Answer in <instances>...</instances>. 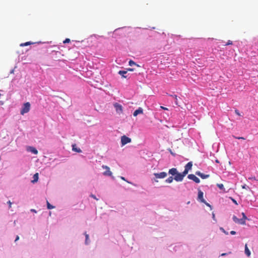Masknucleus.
<instances>
[{"mask_svg": "<svg viewBox=\"0 0 258 258\" xmlns=\"http://www.w3.org/2000/svg\"><path fill=\"white\" fill-rule=\"evenodd\" d=\"M174 179V178L172 177V176L169 177L167 179L165 180V182L168 183H170L172 182L173 180Z\"/></svg>", "mask_w": 258, "mask_h": 258, "instance_id": "18", "label": "nucleus"}, {"mask_svg": "<svg viewBox=\"0 0 258 258\" xmlns=\"http://www.w3.org/2000/svg\"><path fill=\"white\" fill-rule=\"evenodd\" d=\"M242 219H244V221H245V220L246 219V216H245V214L244 213H242Z\"/></svg>", "mask_w": 258, "mask_h": 258, "instance_id": "30", "label": "nucleus"}, {"mask_svg": "<svg viewBox=\"0 0 258 258\" xmlns=\"http://www.w3.org/2000/svg\"><path fill=\"white\" fill-rule=\"evenodd\" d=\"M235 113H236V114H237L238 115H239V116H240V115H240V113H239V111H238V110L236 109V110H235Z\"/></svg>", "mask_w": 258, "mask_h": 258, "instance_id": "31", "label": "nucleus"}, {"mask_svg": "<svg viewBox=\"0 0 258 258\" xmlns=\"http://www.w3.org/2000/svg\"><path fill=\"white\" fill-rule=\"evenodd\" d=\"M29 151H30L31 153L36 155L38 154V151L36 150V148L33 147H29Z\"/></svg>", "mask_w": 258, "mask_h": 258, "instance_id": "15", "label": "nucleus"}, {"mask_svg": "<svg viewBox=\"0 0 258 258\" xmlns=\"http://www.w3.org/2000/svg\"><path fill=\"white\" fill-rule=\"evenodd\" d=\"M154 175L155 177V178L154 179V181L156 182H158V180H157L158 178H161V179L164 178L167 176V174L165 172H161L160 173H154Z\"/></svg>", "mask_w": 258, "mask_h": 258, "instance_id": "2", "label": "nucleus"}, {"mask_svg": "<svg viewBox=\"0 0 258 258\" xmlns=\"http://www.w3.org/2000/svg\"><path fill=\"white\" fill-rule=\"evenodd\" d=\"M204 194L201 190L198 191V199L201 202L206 203V201L204 200L203 197Z\"/></svg>", "mask_w": 258, "mask_h": 258, "instance_id": "10", "label": "nucleus"}, {"mask_svg": "<svg viewBox=\"0 0 258 258\" xmlns=\"http://www.w3.org/2000/svg\"><path fill=\"white\" fill-rule=\"evenodd\" d=\"M72 150H73V151H74L75 152H78V153L82 152V150L80 148H78L76 147V144H73L72 145Z\"/></svg>", "mask_w": 258, "mask_h": 258, "instance_id": "14", "label": "nucleus"}, {"mask_svg": "<svg viewBox=\"0 0 258 258\" xmlns=\"http://www.w3.org/2000/svg\"><path fill=\"white\" fill-rule=\"evenodd\" d=\"M249 179H255V177H251V178H249Z\"/></svg>", "mask_w": 258, "mask_h": 258, "instance_id": "43", "label": "nucleus"}, {"mask_svg": "<svg viewBox=\"0 0 258 258\" xmlns=\"http://www.w3.org/2000/svg\"><path fill=\"white\" fill-rule=\"evenodd\" d=\"M171 96H172V97H173L174 98H175V99L176 100H175V104H176V105H178V103H177V95H171Z\"/></svg>", "mask_w": 258, "mask_h": 258, "instance_id": "25", "label": "nucleus"}, {"mask_svg": "<svg viewBox=\"0 0 258 258\" xmlns=\"http://www.w3.org/2000/svg\"><path fill=\"white\" fill-rule=\"evenodd\" d=\"M127 73V71H119L118 72V74L122 76V78H126V76H124V75Z\"/></svg>", "mask_w": 258, "mask_h": 258, "instance_id": "17", "label": "nucleus"}, {"mask_svg": "<svg viewBox=\"0 0 258 258\" xmlns=\"http://www.w3.org/2000/svg\"><path fill=\"white\" fill-rule=\"evenodd\" d=\"M225 255H226V253H222V254H221V255H222V256Z\"/></svg>", "mask_w": 258, "mask_h": 258, "instance_id": "44", "label": "nucleus"}, {"mask_svg": "<svg viewBox=\"0 0 258 258\" xmlns=\"http://www.w3.org/2000/svg\"><path fill=\"white\" fill-rule=\"evenodd\" d=\"M230 234H232V235H234V234H236V232H235V231H231L230 232Z\"/></svg>", "mask_w": 258, "mask_h": 258, "instance_id": "37", "label": "nucleus"}, {"mask_svg": "<svg viewBox=\"0 0 258 258\" xmlns=\"http://www.w3.org/2000/svg\"><path fill=\"white\" fill-rule=\"evenodd\" d=\"M236 139H242V140H245V139L243 138V137H235Z\"/></svg>", "mask_w": 258, "mask_h": 258, "instance_id": "38", "label": "nucleus"}, {"mask_svg": "<svg viewBox=\"0 0 258 258\" xmlns=\"http://www.w3.org/2000/svg\"><path fill=\"white\" fill-rule=\"evenodd\" d=\"M34 180L32 181L33 182H36L38 179V173H36L34 175Z\"/></svg>", "mask_w": 258, "mask_h": 258, "instance_id": "20", "label": "nucleus"}, {"mask_svg": "<svg viewBox=\"0 0 258 258\" xmlns=\"http://www.w3.org/2000/svg\"><path fill=\"white\" fill-rule=\"evenodd\" d=\"M245 253L247 256H249L250 255V251L248 248L247 244L245 245Z\"/></svg>", "mask_w": 258, "mask_h": 258, "instance_id": "16", "label": "nucleus"}, {"mask_svg": "<svg viewBox=\"0 0 258 258\" xmlns=\"http://www.w3.org/2000/svg\"><path fill=\"white\" fill-rule=\"evenodd\" d=\"M91 197L92 198H93V199H95L96 200H98V199L96 198V196L95 195L92 194V195H91Z\"/></svg>", "mask_w": 258, "mask_h": 258, "instance_id": "32", "label": "nucleus"}, {"mask_svg": "<svg viewBox=\"0 0 258 258\" xmlns=\"http://www.w3.org/2000/svg\"><path fill=\"white\" fill-rule=\"evenodd\" d=\"M127 70L128 71H133L134 70V69H132V68H128V69H127Z\"/></svg>", "mask_w": 258, "mask_h": 258, "instance_id": "39", "label": "nucleus"}, {"mask_svg": "<svg viewBox=\"0 0 258 258\" xmlns=\"http://www.w3.org/2000/svg\"><path fill=\"white\" fill-rule=\"evenodd\" d=\"M161 108H162V109H164V110H168V108H166V107H163V106H160Z\"/></svg>", "mask_w": 258, "mask_h": 258, "instance_id": "34", "label": "nucleus"}, {"mask_svg": "<svg viewBox=\"0 0 258 258\" xmlns=\"http://www.w3.org/2000/svg\"><path fill=\"white\" fill-rule=\"evenodd\" d=\"M216 162L217 163H219V161H218V160H216Z\"/></svg>", "mask_w": 258, "mask_h": 258, "instance_id": "45", "label": "nucleus"}, {"mask_svg": "<svg viewBox=\"0 0 258 258\" xmlns=\"http://www.w3.org/2000/svg\"><path fill=\"white\" fill-rule=\"evenodd\" d=\"M143 109L141 107H139L138 109L136 110L133 115L134 116H137L139 114H143Z\"/></svg>", "mask_w": 258, "mask_h": 258, "instance_id": "12", "label": "nucleus"}, {"mask_svg": "<svg viewBox=\"0 0 258 258\" xmlns=\"http://www.w3.org/2000/svg\"><path fill=\"white\" fill-rule=\"evenodd\" d=\"M70 42V39L69 38H66L64 41H63V43H69Z\"/></svg>", "mask_w": 258, "mask_h": 258, "instance_id": "26", "label": "nucleus"}, {"mask_svg": "<svg viewBox=\"0 0 258 258\" xmlns=\"http://www.w3.org/2000/svg\"><path fill=\"white\" fill-rule=\"evenodd\" d=\"M131 139L124 135L121 137V143L122 146H124L127 143L131 142Z\"/></svg>", "mask_w": 258, "mask_h": 258, "instance_id": "4", "label": "nucleus"}, {"mask_svg": "<svg viewBox=\"0 0 258 258\" xmlns=\"http://www.w3.org/2000/svg\"><path fill=\"white\" fill-rule=\"evenodd\" d=\"M205 204H206V206L210 207V208L212 209V206H211V205L210 204H209V203H207L206 202V203H205Z\"/></svg>", "mask_w": 258, "mask_h": 258, "instance_id": "33", "label": "nucleus"}, {"mask_svg": "<svg viewBox=\"0 0 258 258\" xmlns=\"http://www.w3.org/2000/svg\"><path fill=\"white\" fill-rule=\"evenodd\" d=\"M102 168L105 169L106 170V171L103 173V174L104 176H112V172L110 171V168L108 166H106V165H102Z\"/></svg>", "mask_w": 258, "mask_h": 258, "instance_id": "5", "label": "nucleus"}, {"mask_svg": "<svg viewBox=\"0 0 258 258\" xmlns=\"http://www.w3.org/2000/svg\"><path fill=\"white\" fill-rule=\"evenodd\" d=\"M196 174L201 177L202 179H206L209 177L210 175L209 174H205L203 173H201L200 171H198L196 172Z\"/></svg>", "mask_w": 258, "mask_h": 258, "instance_id": "11", "label": "nucleus"}, {"mask_svg": "<svg viewBox=\"0 0 258 258\" xmlns=\"http://www.w3.org/2000/svg\"><path fill=\"white\" fill-rule=\"evenodd\" d=\"M220 230H222L225 234H228V232H226L223 228H220Z\"/></svg>", "mask_w": 258, "mask_h": 258, "instance_id": "29", "label": "nucleus"}, {"mask_svg": "<svg viewBox=\"0 0 258 258\" xmlns=\"http://www.w3.org/2000/svg\"><path fill=\"white\" fill-rule=\"evenodd\" d=\"M30 103L29 102L25 103L22 106L21 110V114L24 115L25 113H28L30 109Z\"/></svg>", "mask_w": 258, "mask_h": 258, "instance_id": "1", "label": "nucleus"}, {"mask_svg": "<svg viewBox=\"0 0 258 258\" xmlns=\"http://www.w3.org/2000/svg\"><path fill=\"white\" fill-rule=\"evenodd\" d=\"M233 220L236 223L241 225L245 224V221L244 219H238L235 216H233Z\"/></svg>", "mask_w": 258, "mask_h": 258, "instance_id": "7", "label": "nucleus"}, {"mask_svg": "<svg viewBox=\"0 0 258 258\" xmlns=\"http://www.w3.org/2000/svg\"><path fill=\"white\" fill-rule=\"evenodd\" d=\"M242 188H245V185L242 186Z\"/></svg>", "mask_w": 258, "mask_h": 258, "instance_id": "46", "label": "nucleus"}, {"mask_svg": "<svg viewBox=\"0 0 258 258\" xmlns=\"http://www.w3.org/2000/svg\"><path fill=\"white\" fill-rule=\"evenodd\" d=\"M19 239V236L17 235L16 236V239H15V241L18 240Z\"/></svg>", "mask_w": 258, "mask_h": 258, "instance_id": "40", "label": "nucleus"}, {"mask_svg": "<svg viewBox=\"0 0 258 258\" xmlns=\"http://www.w3.org/2000/svg\"><path fill=\"white\" fill-rule=\"evenodd\" d=\"M47 207L48 209H52L54 208V207L51 205L48 201L47 202Z\"/></svg>", "mask_w": 258, "mask_h": 258, "instance_id": "22", "label": "nucleus"}, {"mask_svg": "<svg viewBox=\"0 0 258 258\" xmlns=\"http://www.w3.org/2000/svg\"><path fill=\"white\" fill-rule=\"evenodd\" d=\"M178 171L176 168H172L171 169H170L168 171V173L169 174H171L172 175L175 176L177 173Z\"/></svg>", "mask_w": 258, "mask_h": 258, "instance_id": "13", "label": "nucleus"}, {"mask_svg": "<svg viewBox=\"0 0 258 258\" xmlns=\"http://www.w3.org/2000/svg\"><path fill=\"white\" fill-rule=\"evenodd\" d=\"M8 203L9 205V208H10L11 207V206H12V203L9 201L8 202Z\"/></svg>", "mask_w": 258, "mask_h": 258, "instance_id": "35", "label": "nucleus"}, {"mask_svg": "<svg viewBox=\"0 0 258 258\" xmlns=\"http://www.w3.org/2000/svg\"><path fill=\"white\" fill-rule=\"evenodd\" d=\"M212 218L214 220H216L215 219V215L214 213H212Z\"/></svg>", "mask_w": 258, "mask_h": 258, "instance_id": "36", "label": "nucleus"}, {"mask_svg": "<svg viewBox=\"0 0 258 258\" xmlns=\"http://www.w3.org/2000/svg\"><path fill=\"white\" fill-rule=\"evenodd\" d=\"M230 199L232 200V201L236 205H238V203H237L236 201L233 199L232 198L230 197Z\"/></svg>", "mask_w": 258, "mask_h": 258, "instance_id": "27", "label": "nucleus"}, {"mask_svg": "<svg viewBox=\"0 0 258 258\" xmlns=\"http://www.w3.org/2000/svg\"><path fill=\"white\" fill-rule=\"evenodd\" d=\"M85 237H86L85 243H86V244H88V241L89 240V235L85 232Z\"/></svg>", "mask_w": 258, "mask_h": 258, "instance_id": "23", "label": "nucleus"}, {"mask_svg": "<svg viewBox=\"0 0 258 258\" xmlns=\"http://www.w3.org/2000/svg\"><path fill=\"white\" fill-rule=\"evenodd\" d=\"M128 64H129V65H130V66H134V65H136V66H138V67H139V65L137 64L136 63V62H134V61L133 60H130L129 61Z\"/></svg>", "mask_w": 258, "mask_h": 258, "instance_id": "21", "label": "nucleus"}, {"mask_svg": "<svg viewBox=\"0 0 258 258\" xmlns=\"http://www.w3.org/2000/svg\"><path fill=\"white\" fill-rule=\"evenodd\" d=\"M217 186L220 189H224V185L223 184H217Z\"/></svg>", "mask_w": 258, "mask_h": 258, "instance_id": "24", "label": "nucleus"}, {"mask_svg": "<svg viewBox=\"0 0 258 258\" xmlns=\"http://www.w3.org/2000/svg\"><path fill=\"white\" fill-rule=\"evenodd\" d=\"M185 175L186 174L183 172L182 173L178 172L174 176V179L176 181H181Z\"/></svg>", "mask_w": 258, "mask_h": 258, "instance_id": "3", "label": "nucleus"}, {"mask_svg": "<svg viewBox=\"0 0 258 258\" xmlns=\"http://www.w3.org/2000/svg\"><path fill=\"white\" fill-rule=\"evenodd\" d=\"M120 178H121V179H122L123 180H125L124 177L121 176Z\"/></svg>", "mask_w": 258, "mask_h": 258, "instance_id": "42", "label": "nucleus"}, {"mask_svg": "<svg viewBox=\"0 0 258 258\" xmlns=\"http://www.w3.org/2000/svg\"><path fill=\"white\" fill-rule=\"evenodd\" d=\"M192 163L191 162H188L184 167V170L183 171L186 175L188 173L189 170L191 169Z\"/></svg>", "mask_w": 258, "mask_h": 258, "instance_id": "6", "label": "nucleus"}, {"mask_svg": "<svg viewBox=\"0 0 258 258\" xmlns=\"http://www.w3.org/2000/svg\"><path fill=\"white\" fill-rule=\"evenodd\" d=\"M33 42H31L30 41H29V42H26L25 43H21L20 46H22V47H23V46H28L29 45H30V44H33Z\"/></svg>", "mask_w": 258, "mask_h": 258, "instance_id": "19", "label": "nucleus"}, {"mask_svg": "<svg viewBox=\"0 0 258 258\" xmlns=\"http://www.w3.org/2000/svg\"><path fill=\"white\" fill-rule=\"evenodd\" d=\"M114 107H115L116 111L117 113H122V111H123L122 106L120 104H119L117 103H115L114 104Z\"/></svg>", "mask_w": 258, "mask_h": 258, "instance_id": "9", "label": "nucleus"}, {"mask_svg": "<svg viewBox=\"0 0 258 258\" xmlns=\"http://www.w3.org/2000/svg\"><path fill=\"white\" fill-rule=\"evenodd\" d=\"M31 211L33 212H35V213H36V211L34 209H31Z\"/></svg>", "mask_w": 258, "mask_h": 258, "instance_id": "41", "label": "nucleus"}, {"mask_svg": "<svg viewBox=\"0 0 258 258\" xmlns=\"http://www.w3.org/2000/svg\"><path fill=\"white\" fill-rule=\"evenodd\" d=\"M232 42L231 40H228V42L226 43L225 45H232Z\"/></svg>", "mask_w": 258, "mask_h": 258, "instance_id": "28", "label": "nucleus"}, {"mask_svg": "<svg viewBox=\"0 0 258 258\" xmlns=\"http://www.w3.org/2000/svg\"><path fill=\"white\" fill-rule=\"evenodd\" d=\"M187 177L188 179L192 180L197 183H200V179L193 174L188 175Z\"/></svg>", "mask_w": 258, "mask_h": 258, "instance_id": "8", "label": "nucleus"}]
</instances>
